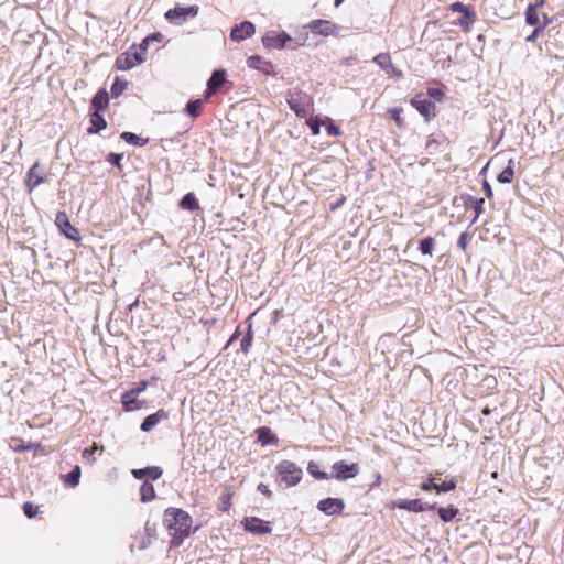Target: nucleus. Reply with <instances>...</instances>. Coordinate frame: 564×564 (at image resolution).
<instances>
[{"mask_svg":"<svg viewBox=\"0 0 564 564\" xmlns=\"http://www.w3.org/2000/svg\"><path fill=\"white\" fill-rule=\"evenodd\" d=\"M163 522L173 538L171 542L173 546H180L184 539L191 534L193 520L188 512L183 509L167 508L164 511Z\"/></svg>","mask_w":564,"mask_h":564,"instance_id":"1","label":"nucleus"},{"mask_svg":"<svg viewBox=\"0 0 564 564\" xmlns=\"http://www.w3.org/2000/svg\"><path fill=\"white\" fill-rule=\"evenodd\" d=\"M276 482L286 488L296 486L303 477V470L295 463L284 459L275 466Z\"/></svg>","mask_w":564,"mask_h":564,"instance_id":"2","label":"nucleus"},{"mask_svg":"<svg viewBox=\"0 0 564 564\" xmlns=\"http://www.w3.org/2000/svg\"><path fill=\"white\" fill-rule=\"evenodd\" d=\"M288 104L299 117H306L310 113L311 98L302 91L289 94Z\"/></svg>","mask_w":564,"mask_h":564,"instance_id":"3","label":"nucleus"},{"mask_svg":"<svg viewBox=\"0 0 564 564\" xmlns=\"http://www.w3.org/2000/svg\"><path fill=\"white\" fill-rule=\"evenodd\" d=\"M198 13V7L197 6H191L187 8L183 7H175L173 9H170L165 13L166 20L170 22H175L177 24H182L185 22L188 18H195Z\"/></svg>","mask_w":564,"mask_h":564,"instance_id":"4","label":"nucleus"},{"mask_svg":"<svg viewBox=\"0 0 564 564\" xmlns=\"http://www.w3.org/2000/svg\"><path fill=\"white\" fill-rule=\"evenodd\" d=\"M292 37L286 32L269 31L262 37L263 45L268 48L282 50Z\"/></svg>","mask_w":564,"mask_h":564,"instance_id":"5","label":"nucleus"},{"mask_svg":"<svg viewBox=\"0 0 564 564\" xmlns=\"http://www.w3.org/2000/svg\"><path fill=\"white\" fill-rule=\"evenodd\" d=\"M145 61L144 55H142L141 52H127L121 55H119L116 59V67L118 69L128 70L132 67L143 63Z\"/></svg>","mask_w":564,"mask_h":564,"instance_id":"6","label":"nucleus"},{"mask_svg":"<svg viewBox=\"0 0 564 564\" xmlns=\"http://www.w3.org/2000/svg\"><path fill=\"white\" fill-rule=\"evenodd\" d=\"M317 509L326 516H337L343 513L345 502L341 498H325L317 503Z\"/></svg>","mask_w":564,"mask_h":564,"instance_id":"7","label":"nucleus"},{"mask_svg":"<svg viewBox=\"0 0 564 564\" xmlns=\"http://www.w3.org/2000/svg\"><path fill=\"white\" fill-rule=\"evenodd\" d=\"M333 470L335 471L334 477L337 480L343 481L356 477L359 473V467L357 464L348 465L345 462L340 460L336 462L333 465Z\"/></svg>","mask_w":564,"mask_h":564,"instance_id":"8","label":"nucleus"},{"mask_svg":"<svg viewBox=\"0 0 564 564\" xmlns=\"http://www.w3.org/2000/svg\"><path fill=\"white\" fill-rule=\"evenodd\" d=\"M306 28H308L314 34L328 36L335 34L337 26L328 20H312Z\"/></svg>","mask_w":564,"mask_h":564,"instance_id":"9","label":"nucleus"},{"mask_svg":"<svg viewBox=\"0 0 564 564\" xmlns=\"http://www.w3.org/2000/svg\"><path fill=\"white\" fill-rule=\"evenodd\" d=\"M393 506L399 509L408 510L411 512H422L425 509H434L435 505L423 503L420 499H398L393 501Z\"/></svg>","mask_w":564,"mask_h":564,"instance_id":"10","label":"nucleus"},{"mask_svg":"<svg viewBox=\"0 0 564 564\" xmlns=\"http://www.w3.org/2000/svg\"><path fill=\"white\" fill-rule=\"evenodd\" d=\"M56 225L61 229V231L69 239L72 240H78L79 239V232L78 230L73 227L68 220V217L65 213L59 212L56 215Z\"/></svg>","mask_w":564,"mask_h":564,"instance_id":"11","label":"nucleus"},{"mask_svg":"<svg viewBox=\"0 0 564 564\" xmlns=\"http://www.w3.org/2000/svg\"><path fill=\"white\" fill-rule=\"evenodd\" d=\"M243 524L247 531L256 534H265L272 531L269 522H264L256 517L246 518Z\"/></svg>","mask_w":564,"mask_h":564,"instance_id":"12","label":"nucleus"},{"mask_svg":"<svg viewBox=\"0 0 564 564\" xmlns=\"http://www.w3.org/2000/svg\"><path fill=\"white\" fill-rule=\"evenodd\" d=\"M411 104L424 117L426 122L435 116V105L430 99L414 98Z\"/></svg>","mask_w":564,"mask_h":564,"instance_id":"13","label":"nucleus"},{"mask_svg":"<svg viewBox=\"0 0 564 564\" xmlns=\"http://www.w3.org/2000/svg\"><path fill=\"white\" fill-rule=\"evenodd\" d=\"M373 62L387 74L394 75L397 77L402 76V72L393 66L391 57L388 53L378 54L373 57Z\"/></svg>","mask_w":564,"mask_h":564,"instance_id":"14","label":"nucleus"},{"mask_svg":"<svg viewBox=\"0 0 564 564\" xmlns=\"http://www.w3.org/2000/svg\"><path fill=\"white\" fill-rule=\"evenodd\" d=\"M253 33L254 25L249 21H243L231 30L230 37L234 41H243L247 37H250Z\"/></svg>","mask_w":564,"mask_h":564,"instance_id":"15","label":"nucleus"},{"mask_svg":"<svg viewBox=\"0 0 564 564\" xmlns=\"http://www.w3.org/2000/svg\"><path fill=\"white\" fill-rule=\"evenodd\" d=\"M39 167H40V164L36 162L28 171L25 186L29 192H32L40 184L45 182L44 176L37 173Z\"/></svg>","mask_w":564,"mask_h":564,"instance_id":"16","label":"nucleus"},{"mask_svg":"<svg viewBox=\"0 0 564 564\" xmlns=\"http://www.w3.org/2000/svg\"><path fill=\"white\" fill-rule=\"evenodd\" d=\"M226 73L223 69L214 70L210 78L207 82V94L206 98L215 94L218 88L225 83Z\"/></svg>","mask_w":564,"mask_h":564,"instance_id":"17","label":"nucleus"},{"mask_svg":"<svg viewBox=\"0 0 564 564\" xmlns=\"http://www.w3.org/2000/svg\"><path fill=\"white\" fill-rule=\"evenodd\" d=\"M167 419V413L164 410H159L158 412L148 415L140 429L143 432H150L155 425H158L162 420Z\"/></svg>","mask_w":564,"mask_h":564,"instance_id":"18","label":"nucleus"},{"mask_svg":"<svg viewBox=\"0 0 564 564\" xmlns=\"http://www.w3.org/2000/svg\"><path fill=\"white\" fill-rule=\"evenodd\" d=\"M109 96L105 89L98 90L91 99L94 112H100L108 107Z\"/></svg>","mask_w":564,"mask_h":564,"instance_id":"19","label":"nucleus"},{"mask_svg":"<svg viewBox=\"0 0 564 564\" xmlns=\"http://www.w3.org/2000/svg\"><path fill=\"white\" fill-rule=\"evenodd\" d=\"M141 391L142 389H132L122 394L121 402L126 411H133L138 409L137 397Z\"/></svg>","mask_w":564,"mask_h":564,"instance_id":"20","label":"nucleus"},{"mask_svg":"<svg viewBox=\"0 0 564 564\" xmlns=\"http://www.w3.org/2000/svg\"><path fill=\"white\" fill-rule=\"evenodd\" d=\"M107 122L105 118L100 115V112H93L90 115V127L88 128V133H98L99 131L106 129Z\"/></svg>","mask_w":564,"mask_h":564,"instance_id":"21","label":"nucleus"},{"mask_svg":"<svg viewBox=\"0 0 564 564\" xmlns=\"http://www.w3.org/2000/svg\"><path fill=\"white\" fill-rule=\"evenodd\" d=\"M80 475H82L80 467L78 465L74 466L72 471L62 476L64 485H66L70 488H75L79 484Z\"/></svg>","mask_w":564,"mask_h":564,"instance_id":"22","label":"nucleus"},{"mask_svg":"<svg viewBox=\"0 0 564 564\" xmlns=\"http://www.w3.org/2000/svg\"><path fill=\"white\" fill-rule=\"evenodd\" d=\"M258 440L262 445L276 444V436L272 435L271 430L267 426H261L257 430Z\"/></svg>","mask_w":564,"mask_h":564,"instance_id":"23","label":"nucleus"},{"mask_svg":"<svg viewBox=\"0 0 564 564\" xmlns=\"http://www.w3.org/2000/svg\"><path fill=\"white\" fill-rule=\"evenodd\" d=\"M183 209L194 212L199 208L198 200L193 193H187L180 202Z\"/></svg>","mask_w":564,"mask_h":564,"instance_id":"24","label":"nucleus"},{"mask_svg":"<svg viewBox=\"0 0 564 564\" xmlns=\"http://www.w3.org/2000/svg\"><path fill=\"white\" fill-rule=\"evenodd\" d=\"M513 176H514V171H513V160H509L508 162V165L506 169H503L497 180L498 182L500 183H503V184H508V183H511L512 180H513Z\"/></svg>","mask_w":564,"mask_h":564,"instance_id":"25","label":"nucleus"},{"mask_svg":"<svg viewBox=\"0 0 564 564\" xmlns=\"http://www.w3.org/2000/svg\"><path fill=\"white\" fill-rule=\"evenodd\" d=\"M120 137L127 143L135 147H144L149 141V139H142L141 137L132 132H122Z\"/></svg>","mask_w":564,"mask_h":564,"instance_id":"26","label":"nucleus"},{"mask_svg":"<svg viewBox=\"0 0 564 564\" xmlns=\"http://www.w3.org/2000/svg\"><path fill=\"white\" fill-rule=\"evenodd\" d=\"M141 500L143 502L151 501L155 498V490L152 484L144 481L140 487Z\"/></svg>","mask_w":564,"mask_h":564,"instance_id":"27","label":"nucleus"},{"mask_svg":"<svg viewBox=\"0 0 564 564\" xmlns=\"http://www.w3.org/2000/svg\"><path fill=\"white\" fill-rule=\"evenodd\" d=\"M128 87V82L117 77L110 88L112 98H118Z\"/></svg>","mask_w":564,"mask_h":564,"instance_id":"28","label":"nucleus"},{"mask_svg":"<svg viewBox=\"0 0 564 564\" xmlns=\"http://www.w3.org/2000/svg\"><path fill=\"white\" fill-rule=\"evenodd\" d=\"M203 106L202 99H195L187 102L185 112L192 118H196L199 116L200 109Z\"/></svg>","mask_w":564,"mask_h":564,"instance_id":"29","label":"nucleus"},{"mask_svg":"<svg viewBox=\"0 0 564 564\" xmlns=\"http://www.w3.org/2000/svg\"><path fill=\"white\" fill-rule=\"evenodd\" d=\"M536 9V6L529 4L525 10V21L529 25H539L540 19Z\"/></svg>","mask_w":564,"mask_h":564,"instance_id":"30","label":"nucleus"},{"mask_svg":"<svg viewBox=\"0 0 564 564\" xmlns=\"http://www.w3.org/2000/svg\"><path fill=\"white\" fill-rule=\"evenodd\" d=\"M438 516L444 522L452 521L458 513V509L454 507L438 508Z\"/></svg>","mask_w":564,"mask_h":564,"instance_id":"31","label":"nucleus"},{"mask_svg":"<svg viewBox=\"0 0 564 564\" xmlns=\"http://www.w3.org/2000/svg\"><path fill=\"white\" fill-rule=\"evenodd\" d=\"M435 246V240L432 237H426L420 241V251L423 254L432 256Z\"/></svg>","mask_w":564,"mask_h":564,"instance_id":"32","label":"nucleus"},{"mask_svg":"<svg viewBox=\"0 0 564 564\" xmlns=\"http://www.w3.org/2000/svg\"><path fill=\"white\" fill-rule=\"evenodd\" d=\"M98 449H104L102 446H98L97 443H94V445L91 446V448H85L82 453V456H83V459L88 463V464H93L96 459H95V456H94V453Z\"/></svg>","mask_w":564,"mask_h":564,"instance_id":"33","label":"nucleus"},{"mask_svg":"<svg viewBox=\"0 0 564 564\" xmlns=\"http://www.w3.org/2000/svg\"><path fill=\"white\" fill-rule=\"evenodd\" d=\"M307 471L316 479H328V475L318 469V465L311 460L307 465Z\"/></svg>","mask_w":564,"mask_h":564,"instance_id":"34","label":"nucleus"},{"mask_svg":"<svg viewBox=\"0 0 564 564\" xmlns=\"http://www.w3.org/2000/svg\"><path fill=\"white\" fill-rule=\"evenodd\" d=\"M455 488H456V481L454 479L443 481L441 484H438L436 481V492H438V494L448 492L451 490H454Z\"/></svg>","mask_w":564,"mask_h":564,"instance_id":"35","label":"nucleus"},{"mask_svg":"<svg viewBox=\"0 0 564 564\" xmlns=\"http://www.w3.org/2000/svg\"><path fill=\"white\" fill-rule=\"evenodd\" d=\"M484 204H485L484 198H471V206L475 210V217L473 219V223H475L477 220V218L480 216V214L482 213Z\"/></svg>","mask_w":564,"mask_h":564,"instance_id":"36","label":"nucleus"},{"mask_svg":"<svg viewBox=\"0 0 564 564\" xmlns=\"http://www.w3.org/2000/svg\"><path fill=\"white\" fill-rule=\"evenodd\" d=\"M436 480H438L436 477L429 478L426 481L422 482L420 487L424 491L436 490Z\"/></svg>","mask_w":564,"mask_h":564,"instance_id":"37","label":"nucleus"},{"mask_svg":"<svg viewBox=\"0 0 564 564\" xmlns=\"http://www.w3.org/2000/svg\"><path fill=\"white\" fill-rule=\"evenodd\" d=\"M220 499H221V503H220L219 509L221 511H228L231 506V502H230L231 495L229 492L224 494Z\"/></svg>","mask_w":564,"mask_h":564,"instance_id":"38","label":"nucleus"},{"mask_svg":"<svg viewBox=\"0 0 564 564\" xmlns=\"http://www.w3.org/2000/svg\"><path fill=\"white\" fill-rule=\"evenodd\" d=\"M438 148V141L432 137H430L426 141L425 149L426 151L432 154L434 153Z\"/></svg>","mask_w":564,"mask_h":564,"instance_id":"39","label":"nucleus"},{"mask_svg":"<svg viewBox=\"0 0 564 564\" xmlns=\"http://www.w3.org/2000/svg\"><path fill=\"white\" fill-rule=\"evenodd\" d=\"M452 10L454 12H460V13H464L465 15L469 17V9L462 2H454L452 4Z\"/></svg>","mask_w":564,"mask_h":564,"instance_id":"40","label":"nucleus"},{"mask_svg":"<svg viewBox=\"0 0 564 564\" xmlns=\"http://www.w3.org/2000/svg\"><path fill=\"white\" fill-rule=\"evenodd\" d=\"M162 469L160 467H148L147 476L153 480L162 476Z\"/></svg>","mask_w":564,"mask_h":564,"instance_id":"41","label":"nucleus"},{"mask_svg":"<svg viewBox=\"0 0 564 564\" xmlns=\"http://www.w3.org/2000/svg\"><path fill=\"white\" fill-rule=\"evenodd\" d=\"M251 340H252V336L250 334V332L241 339V343H240V346H241V350L243 352H248L249 350V347L251 345Z\"/></svg>","mask_w":564,"mask_h":564,"instance_id":"42","label":"nucleus"},{"mask_svg":"<svg viewBox=\"0 0 564 564\" xmlns=\"http://www.w3.org/2000/svg\"><path fill=\"white\" fill-rule=\"evenodd\" d=\"M122 160V154H118V153H110L108 155V159L107 161L118 167H120V162Z\"/></svg>","mask_w":564,"mask_h":564,"instance_id":"43","label":"nucleus"},{"mask_svg":"<svg viewBox=\"0 0 564 564\" xmlns=\"http://www.w3.org/2000/svg\"><path fill=\"white\" fill-rule=\"evenodd\" d=\"M23 511H24V514L28 517V518H33L34 514H35V508L32 503L30 502H25L24 506H23Z\"/></svg>","mask_w":564,"mask_h":564,"instance_id":"44","label":"nucleus"},{"mask_svg":"<svg viewBox=\"0 0 564 564\" xmlns=\"http://www.w3.org/2000/svg\"><path fill=\"white\" fill-rule=\"evenodd\" d=\"M467 240H468V234L467 232L460 234V236L457 240L458 248H460L462 250H465L467 247Z\"/></svg>","mask_w":564,"mask_h":564,"instance_id":"45","label":"nucleus"},{"mask_svg":"<svg viewBox=\"0 0 564 564\" xmlns=\"http://www.w3.org/2000/svg\"><path fill=\"white\" fill-rule=\"evenodd\" d=\"M154 39V36H147L139 45V52H141L142 54L148 50L149 47V44L150 42H152V40Z\"/></svg>","mask_w":564,"mask_h":564,"instance_id":"46","label":"nucleus"},{"mask_svg":"<svg viewBox=\"0 0 564 564\" xmlns=\"http://www.w3.org/2000/svg\"><path fill=\"white\" fill-rule=\"evenodd\" d=\"M542 31H543V30H542V28L536 26V28L533 30V32H532L529 36H527L525 41H527V42H530V43H531V42H534V41L536 40V37L539 36V34H540Z\"/></svg>","mask_w":564,"mask_h":564,"instance_id":"47","label":"nucleus"},{"mask_svg":"<svg viewBox=\"0 0 564 564\" xmlns=\"http://www.w3.org/2000/svg\"><path fill=\"white\" fill-rule=\"evenodd\" d=\"M326 131L329 135H339L340 134V130L339 128H337L336 126H334L333 123H329L327 127H326Z\"/></svg>","mask_w":564,"mask_h":564,"instance_id":"48","label":"nucleus"},{"mask_svg":"<svg viewBox=\"0 0 564 564\" xmlns=\"http://www.w3.org/2000/svg\"><path fill=\"white\" fill-rule=\"evenodd\" d=\"M258 490L260 492H262L264 496H267L268 498H271L272 497V491L268 488L267 485L264 484H259L258 486Z\"/></svg>","mask_w":564,"mask_h":564,"instance_id":"49","label":"nucleus"},{"mask_svg":"<svg viewBox=\"0 0 564 564\" xmlns=\"http://www.w3.org/2000/svg\"><path fill=\"white\" fill-rule=\"evenodd\" d=\"M132 473L137 479H142L143 477L147 476L148 467L142 469H134Z\"/></svg>","mask_w":564,"mask_h":564,"instance_id":"50","label":"nucleus"},{"mask_svg":"<svg viewBox=\"0 0 564 564\" xmlns=\"http://www.w3.org/2000/svg\"><path fill=\"white\" fill-rule=\"evenodd\" d=\"M390 112H391L392 118L394 119V121H395L399 126H401V118H400V112H401V110H400V109L394 108V109L390 110Z\"/></svg>","mask_w":564,"mask_h":564,"instance_id":"51","label":"nucleus"},{"mask_svg":"<svg viewBox=\"0 0 564 564\" xmlns=\"http://www.w3.org/2000/svg\"><path fill=\"white\" fill-rule=\"evenodd\" d=\"M308 126H310L311 131H312L313 134H318L319 133V124H318V122L310 121Z\"/></svg>","mask_w":564,"mask_h":564,"instance_id":"52","label":"nucleus"},{"mask_svg":"<svg viewBox=\"0 0 564 564\" xmlns=\"http://www.w3.org/2000/svg\"><path fill=\"white\" fill-rule=\"evenodd\" d=\"M482 187H484V191L486 193V196L487 197H491L492 196V189H491L490 184L487 181H484Z\"/></svg>","mask_w":564,"mask_h":564,"instance_id":"53","label":"nucleus"},{"mask_svg":"<svg viewBox=\"0 0 564 564\" xmlns=\"http://www.w3.org/2000/svg\"><path fill=\"white\" fill-rule=\"evenodd\" d=\"M144 530H145V533H147V538H151L152 539L154 536V529L151 528L149 521L145 523Z\"/></svg>","mask_w":564,"mask_h":564,"instance_id":"54","label":"nucleus"},{"mask_svg":"<svg viewBox=\"0 0 564 564\" xmlns=\"http://www.w3.org/2000/svg\"><path fill=\"white\" fill-rule=\"evenodd\" d=\"M551 23V18H549L546 14L543 15V23L539 25L544 30L549 24Z\"/></svg>","mask_w":564,"mask_h":564,"instance_id":"55","label":"nucleus"},{"mask_svg":"<svg viewBox=\"0 0 564 564\" xmlns=\"http://www.w3.org/2000/svg\"><path fill=\"white\" fill-rule=\"evenodd\" d=\"M151 543V538H144L140 544V549L144 550Z\"/></svg>","mask_w":564,"mask_h":564,"instance_id":"56","label":"nucleus"},{"mask_svg":"<svg viewBox=\"0 0 564 564\" xmlns=\"http://www.w3.org/2000/svg\"><path fill=\"white\" fill-rule=\"evenodd\" d=\"M481 413L484 415H489L491 413V410L488 406H486V408L482 409Z\"/></svg>","mask_w":564,"mask_h":564,"instance_id":"57","label":"nucleus"},{"mask_svg":"<svg viewBox=\"0 0 564 564\" xmlns=\"http://www.w3.org/2000/svg\"><path fill=\"white\" fill-rule=\"evenodd\" d=\"M150 36H154V39L152 41H160V39L162 37V35L160 33H154V34H151Z\"/></svg>","mask_w":564,"mask_h":564,"instance_id":"58","label":"nucleus"},{"mask_svg":"<svg viewBox=\"0 0 564 564\" xmlns=\"http://www.w3.org/2000/svg\"><path fill=\"white\" fill-rule=\"evenodd\" d=\"M429 91H430V95H431L432 97H436V95H438V94H440V91H438L437 89H430Z\"/></svg>","mask_w":564,"mask_h":564,"instance_id":"59","label":"nucleus"},{"mask_svg":"<svg viewBox=\"0 0 564 564\" xmlns=\"http://www.w3.org/2000/svg\"><path fill=\"white\" fill-rule=\"evenodd\" d=\"M544 4V0H539L538 3H535L534 6H536V8H540Z\"/></svg>","mask_w":564,"mask_h":564,"instance_id":"60","label":"nucleus"},{"mask_svg":"<svg viewBox=\"0 0 564 564\" xmlns=\"http://www.w3.org/2000/svg\"><path fill=\"white\" fill-rule=\"evenodd\" d=\"M254 59H259V57H253V56H252V57H250V58H249L250 65H252V63H253V61H254Z\"/></svg>","mask_w":564,"mask_h":564,"instance_id":"61","label":"nucleus"},{"mask_svg":"<svg viewBox=\"0 0 564 564\" xmlns=\"http://www.w3.org/2000/svg\"><path fill=\"white\" fill-rule=\"evenodd\" d=\"M335 1V6H339L344 0H334Z\"/></svg>","mask_w":564,"mask_h":564,"instance_id":"62","label":"nucleus"},{"mask_svg":"<svg viewBox=\"0 0 564 564\" xmlns=\"http://www.w3.org/2000/svg\"><path fill=\"white\" fill-rule=\"evenodd\" d=\"M491 477H492V478H497V477H498V473H497V471H494V473L491 474Z\"/></svg>","mask_w":564,"mask_h":564,"instance_id":"63","label":"nucleus"}]
</instances>
